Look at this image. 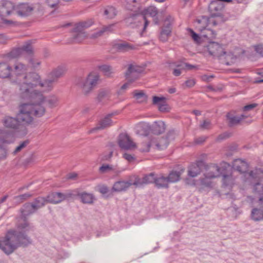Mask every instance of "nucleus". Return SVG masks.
<instances>
[{
  "instance_id": "nucleus-50",
  "label": "nucleus",
  "mask_w": 263,
  "mask_h": 263,
  "mask_svg": "<svg viewBox=\"0 0 263 263\" xmlns=\"http://www.w3.org/2000/svg\"><path fill=\"white\" fill-rule=\"evenodd\" d=\"M145 13L152 17H155L158 14V11L156 7L150 6L145 10Z\"/></svg>"
},
{
  "instance_id": "nucleus-23",
  "label": "nucleus",
  "mask_w": 263,
  "mask_h": 263,
  "mask_svg": "<svg viewBox=\"0 0 263 263\" xmlns=\"http://www.w3.org/2000/svg\"><path fill=\"white\" fill-rule=\"evenodd\" d=\"M248 166L246 161L240 159H235L233 162V168L241 173H246Z\"/></svg>"
},
{
  "instance_id": "nucleus-5",
  "label": "nucleus",
  "mask_w": 263,
  "mask_h": 263,
  "mask_svg": "<svg viewBox=\"0 0 263 263\" xmlns=\"http://www.w3.org/2000/svg\"><path fill=\"white\" fill-rule=\"evenodd\" d=\"M126 7L128 10L137 12L136 13L131 14L130 16L126 18L125 21L126 24H129L133 23H136V21H137L138 23L144 21L143 30H145L148 24V22L146 19L145 16L144 15L138 12L140 11L139 4L137 3L136 0H130L127 3Z\"/></svg>"
},
{
  "instance_id": "nucleus-34",
  "label": "nucleus",
  "mask_w": 263,
  "mask_h": 263,
  "mask_svg": "<svg viewBox=\"0 0 263 263\" xmlns=\"http://www.w3.org/2000/svg\"><path fill=\"white\" fill-rule=\"evenodd\" d=\"M116 47L119 51L122 52L127 51L135 49L134 46L126 42L117 44Z\"/></svg>"
},
{
  "instance_id": "nucleus-16",
  "label": "nucleus",
  "mask_w": 263,
  "mask_h": 263,
  "mask_svg": "<svg viewBox=\"0 0 263 263\" xmlns=\"http://www.w3.org/2000/svg\"><path fill=\"white\" fill-rule=\"evenodd\" d=\"M71 196V194H64L59 192H54L49 194L46 198L48 203H58Z\"/></svg>"
},
{
  "instance_id": "nucleus-30",
  "label": "nucleus",
  "mask_w": 263,
  "mask_h": 263,
  "mask_svg": "<svg viewBox=\"0 0 263 263\" xmlns=\"http://www.w3.org/2000/svg\"><path fill=\"white\" fill-rule=\"evenodd\" d=\"M133 95L138 103H141L147 101V96L143 91L135 90L133 92Z\"/></svg>"
},
{
  "instance_id": "nucleus-14",
  "label": "nucleus",
  "mask_w": 263,
  "mask_h": 263,
  "mask_svg": "<svg viewBox=\"0 0 263 263\" xmlns=\"http://www.w3.org/2000/svg\"><path fill=\"white\" fill-rule=\"evenodd\" d=\"M119 146L124 149H132L136 147V144L133 142L130 137L126 134H120L118 138Z\"/></svg>"
},
{
  "instance_id": "nucleus-15",
  "label": "nucleus",
  "mask_w": 263,
  "mask_h": 263,
  "mask_svg": "<svg viewBox=\"0 0 263 263\" xmlns=\"http://www.w3.org/2000/svg\"><path fill=\"white\" fill-rule=\"evenodd\" d=\"M34 5L29 3H20L16 6L15 12L20 16H25L32 14Z\"/></svg>"
},
{
  "instance_id": "nucleus-40",
  "label": "nucleus",
  "mask_w": 263,
  "mask_h": 263,
  "mask_svg": "<svg viewBox=\"0 0 263 263\" xmlns=\"http://www.w3.org/2000/svg\"><path fill=\"white\" fill-rule=\"evenodd\" d=\"M117 14V11L113 7H107L104 11V15L107 18H112Z\"/></svg>"
},
{
  "instance_id": "nucleus-3",
  "label": "nucleus",
  "mask_w": 263,
  "mask_h": 263,
  "mask_svg": "<svg viewBox=\"0 0 263 263\" xmlns=\"http://www.w3.org/2000/svg\"><path fill=\"white\" fill-rule=\"evenodd\" d=\"M23 103L19 106V111L17 117L20 124L28 125L32 123L33 117L40 118L46 112L44 106L38 102Z\"/></svg>"
},
{
  "instance_id": "nucleus-26",
  "label": "nucleus",
  "mask_w": 263,
  "mask_h": 263,
  "mask_svg": "<svg viewBox=\"0 0 263 263\" xmlns=\"http://www.w3.org/2000/svg\"><path fill=\"white\" fill-rule=\"evenodd\" d=\"M11 77V67L6 63H0V78Z\"/></svg>"
},
{
  "instance_id": "nucleus-49",
  "label": "nucleus",
  "mask_w": 263,
  "mask_h": 263,
  "mask_svg": "<svg viewBox=\"0 0 263 263\" xmlns=\"http://www.w3.org/2000/svg\"><path fill=\"white\" fill-rule=\"evenodd\" d=\"M28 63L33 68H35L41 65V62L34 57H30L28 59Z\"/></svg>"
},
{
  "instance_id": "nucleus-18",
  "label": "nucleus",
  "mask_w": 263,
  "mask_h": 263,
  "mask_svg": "<svg viewBox=\"0 0 263 263\" xmlns=\"http://www.w3.org/2000/svg\"><path fill=\"white\" fill-rule=\"evenodd\" d=\"M204 165L202 160H197L193 163L188 167L187 174L191 177H195L199 175L201 171V167Z\"/></svg>"
},
{
  "instance_id": "nucleus-20",
  "label": "nucleus",
  "mask_w": 263,
  "mask_h": 263,
  "mask_svg": "<svg viewBox=\"0 0 263 263\" xmlns=\"http://www.w3.org/2000/svg\"><path fill=\"white\" fill-rule=\"evenodd\" d=\"M3 125L7 128L16 129L20 126L17 117L14 118L9 116H5L2 120Z\"/></svg>"
},
{
  "instance_id": "nucleus-11",
  "label": "nucleus",
  "mask_w": 263,
  "mask_h": 263,
  "mask_svg": "<svg viewBox=\"0 0 263 263\" xmlns=\"http://www.w3.org/2000/svg\"><path fill=\"white\" fill-rule=\"evenodd\" d=\"M221 175L223 176V180L224 183H226L225 180L227 178H230L229 176L223 174L221 172V168L215 164L208 165L206 167V172L204 174V176L210 177L212 179L218 177Z\"/></svg>"
},
{
  "instance_id": "nucleus-55",
  "label": "nucleus",
  "mask_w": 263,
  "mask_h": 263,
  "mask_svg": "<svg viewBox=\"0 0 263 263\" xmlns=\"http://www.w3.org/2000/svg\"><path fill=\"white\" fill-rule=\"evenodd\" d=\"M46 3L49 7L55 10L59 8V0H47Z\"/></svg>"
},
{
  "instance_id": "nucleus-25",
  "label": "nucleus",
  "mask_w": 263,
  "mask_h": 263,
  "mask_svg": "<svg viewBox=\"0 0 263 263\" xmlns=\"http://www.w3.org/2000/svg\"><path fill=\"white\" fill-rule=\"evenodd\" d=\"M131 185L132 183L128 181H119L114 183L112 190L118 192H122L125 191Z\"/></svg>"
},
{
  "instance_id": "nucleus-59",
  "label": "nucleus",
  "mask_w": 263,
  "mask_h": 263,
  "mask_svg": "<svg viewBox=\"0 0 263 263\" xmlns=\"http://www.w3.org/2000/svg\"><path fill=\"white\" fill-rule=\"evenodd\" d=\"M177 67H181V68H183L184 70L192 69L195 67L194 65H191L188 63H180L176 65Z\"/></svg>"
},
{
  "instance_id": "nucleus-62",
  "label": "nucleus",
  "mask_w": 263,
  "mask_h": 263,
  "mask_svg": "<svg viewBox=\"0 0 263 263\" xmlns=\"http://www.w3.org/2000/svg\"><path fill=\"white\" fill-rule=\"evenodd\" d=\"M211 123L209 120H204L202 123L200 125V128L203 129H208L210 128Z\"/></svg>"
},
{
  "instance_id": "nucleus-45",
  "label": "nucleus",
  "mask_w": 263,
  "mask_h": 263,
  "mask_svg": "<svg viewBox=\"0 0 263 263\" xmlns=\"http://www.w3.org/2000/svg\"><path fill=\"white\" fill-rule=\"evenodd\" d=\"M21 48L22 49L23 53L24 52L29 55H31L33 53V48L30 42H26Z\"/></svg>"
},
{
  "instance_id": "nucleus-31",
  "label": "nucleus",
  "mask_w": 263,
  "mask_h": 263,
  "mask_svg": "<svg viewBox=\"0 0 263 263\" xmlns=\"http://www.w3.org/2000/svg\"><path fill=\"white\" fill-rule=\"evenodd\" d=\"M78 196L81 198V201L84 203L91 204L94 199V197L91 194L85 192L78 193Z\"/></svg>"
},
{
  "instance_id": "nucleus-6",
  "label": "nucleus",
  "mask_w": 263,
  "mask_h": 263,
  "mask_svg": "<svg viewBox=\"0 0 263 263\" xmlns=\"http://www.w3.org/2000/svg\"><path fill=\"white\" fill-rule=\"evenodd\" d=\"M100 76L96 72H91L85 78H79L77 84L83 93L87 95L98 83Z\"/></svg>"
},
{
  "instance_id": "nucleus-36",
  "label": "nucleus",
  "mask_w": 263,
  "mask_h": 263,
  "mask_svg": "<svg viewBox=\"0 0 263 263\" xmlns=\"http://www.w3.org/2000/svg\"><path fill=\"white\" fill-rule=\"evenodd\" d=\"M211 179V178L206 177L205 176H204L203 178H201L200 179L199 184H198L199 186V190L201 191V190L204 187H211L212 185Z\"/></svg>"
},
{
  "instance_id": "nucleus-57",
  "label": "nucleus",
  "mask_w": 263,
  "mask_h": 263,
  "mask_svg": "<svg viewBox=\"0 0 263 263\" xmlns=\"http://www.w3.org/2000/svg\"><path fill=\"white\" fill-rule=\"evenodd\" d=\"M29 143V142L28 140L24 141L22 142L18 146H17L15 151H14L13 153L14 154L17 153L20 151H21L23 148L25 147L27 144Z\"/></svg>"
},
{
  "instance_id": "nucleus-29",
  "label": "nucleus",
  "mask_w": 263,
  "mask_h": 263,
  "mask_svg": "<svg viewBox=\"0 0 263 263\" xmlns=\"http://www.w3.org/2000/svg\"><path fill=\"white\" fill-rule=\"evenodd\" d=\"M75 32L71 41L73 43H81L88 37L87 34L83 31H77L75 29Z\"/></svg>"
},
{
  "instance_id": "nucleus-12",
  "label": "nucleus",
  "mask_w": 263,
  "mask_h": 263,
  "mask_svg": "<svg viewBox=\"0 0 263 263\" xmlns=\"http://www.w3.org/2000/svg\"><path fill=\"white\" fill-rule=\"evenodd\" d=\"M168 140L164 137H151V143H146V147L142 148L143 152H148L151 146H155L158 149H164L167 147Z\"/></svg>"
},
{
  "instance_id": "nucleus-17",
  "label": "nucleus",
  "mask_w": 263,
  "mask_h": 263,
  "mask_svg": "<svg viewBox=\"0 0 263 263\" xmlns=\"http://www.w3.org/2000/svg\"><path fill=\"white\" fill-rule=\"evenodd\" d=\"M114 114H110L107 115L104 118L101 120L96 127L91 128L89 130V134L96 132L98 130L103 129L105 128L110 126L112 124V121L111 120V117L114 115Z\"/></svg>"
},
{
  "instance_id": "nucleus-2",
  "label": "nucleus",
  "mask_w": 263,
  "mask_h": 263,
  "mask_svg": "<svg viewBox=\"0 0 263 263\" xmlns=\"http://www.w3.org/2000/svg\"><path fill=\"white\" fill-rule=\"evenodd\" d=\"M25 78L27 79L26 82L21 87V99L38 102L43 105L45 101V97L42 92L51 91L55 83L48 76L41 81L40 76L36 72L30 73Z\"/></svg>"
},
{
  "instance_id": "nucleus-28",
  "label": "nucleus",
  "mask_w": 263,
  "mask_h": 263,
  "mask_svg": "<svg viewBox=\"0 0 263 263\" xmlns=\"http://www.w3.org/2000/svg\"><path fill=\"white\" fill-rule=\"evenodd\" d=\"M158 188H168V181L166 177L161 175L159 177H156L154 182Z\"/></svg>"
},
{
  "instance_id": "nucleus-37",
  "label": "nucleus",
  "mask_w": 263,
  "mask_h": 263,
  "mask_svg": "<svg viewBox=\"0 0 263 263\" xmlns=\"http://www.w3.org/2000/svg\"><path fill=\"white\" fill-rule=\"evenodd\" d=\"M23 54L21 47L13 48L7 54V57L10 59L17 58Z\"/></svg>"
},
{
  "instance_id": "nucleus-48",
  "label": "nucleus",
  "mask_w": 263,
  "mask_h": 263,
  "mask_svg": "<svg viewBox=\"0 0 263 263\" xmlns=\"http://www.w3.org/2000/svg\"><path fill=\"white\" fill-rule=\"evenodd\" d=\"M110 97V91L108 90L102 89L98 93V99L101 101L105 99H108Z\"/></svg>"
},
{
  "instance_id": "nucleus-56",
  "label": "nucleus",
  "mask_w": 263,
  "mask_h": 263,
  "mask_svg": "<svg viewBox=\"0 0 263 263\" xmlns=\"http://www.w3.org/2000/svg\"><path fill=\"white\" fill-rule=\"evenodd\" d=\"M231 135H232V134L230 133H228V132L223 133L219 135L217 137V138L216 139V141H221L222 140H225V139L230 137L231 136Z\"/></svg>"
},
{
  "instance_id": "nucleus-8",
  "label": "nucleus",
  "mask_w": 263,
  "mask_h": 263,
  "mask_svg": "<svg viewBox=\"0 0 263 263\" xmlns=\"http://www.w3.org/2000/svg\"><path fill=\"white\" fill-rule=\"evenodd\" d=\"M16 6L10 1L3 0L0 1V17L3 22L6 24L13 23L12 21L5 18L9 16L15 11Z\"/></svg>"
},
{
  "instance_id": "nucleus-39",
  "label": "nucleus",
  "mask_w": 263,
  "mask_h": 263,
  "mask_svg": "<svg viewBox=\"0 0 263 263\" xmlns=\"http://www.w3.org/2000/svg\"><path fill=\"white\" fill-rule=\"evenodd\" d=\"M171 33L172 31L171 30H167L162 28L159 35L160 40L163 42H166L169 37L171 36Z\"/></svg>"
},
{
  "instance_id": "nucleus-63",
  "label": "nucleus",
  "mask_w": 263,
  "mask_h": 263,
  "mask_svg": "<svg viewBox=\"0 0 263 263\" xmlns=\"http://www.w3.org/2000/svg\"><path fill=\"white\" fill-rule=\"evenodd\" d=\"M114 27V24H111V25H109L108 26H104L102 28V30L103 32V33H105V32H111L113 31V28Z\"/></svg>"
},
{
  "instance_id": "nucleus-19",
  "label": "nucleus",
  "mask_w": 263,
  "mask_h": 263,
  "mask_svg": "<svg viewBox=\"0 0 263 263\" xmlns=\"http://www.w3.org/2000/svg\"><path fill=\"white\" fill-rule=\"evenodd\" d=\"M207 49L209 53L214 57H221L226 52L223 51L222 47L217 43L212 42L207 46Z\"/></svg>"
},
{
  "instance_id": "nucleus-27",
  "label": "nucleus",
  "mask_w": 263,
  "mask_h": 263,
  "mask_svg": "<svg viewBox=\"0 0 263 263\" xmlns=\"http://www.w3.org/2000/svg\"><path fill=\"white\" fill-rule=\"evenodd\" d=\"M165 124L162 121L155 122L152 126V132L156 135L163 133L165 130Z\"/></svg>"
},
{
  "instance_id": "nucleus-38",
  "label": "nucleus",
  "mask_w": 263,
  "mask_h": 263,
  "mask_svg": "<svg viewBox=\"0 0 263 263\" xmlns=\"http://www.w3.org/2000/svg\"><path fill=\"white\" fill-rule=\"evenodd\" d=\"M181 173L179 172L172 171L167 177L168 183H173L179 180Z\"/></svg>"
},
{
  "instance_id": "nucleus-33",
  "label": "nucleus",
  "mask_w": 263,
  "mask_h": 263,
  "mask_svg": "<svg viewBox=\"0 0 263 263\" xmlns=\"http://www.w3.org/2000/svg\"><path fill=\"white\" fill-rule=\"evenodd\" d=\"M93 23L92 20L81 22L77 25L75 29L77 31H84V29L90 27Z\"/></svg>"
},
{
  "instance_id": "nucleus-61",
  "label": "nucleus",
  "mask_w": 263,
  "mask_h": 263,
  "mask_svg": "<svg viewBox=\"0 0 263 263\" xmlns=\"http://www.w3.org/2000/svg\"><path fill=\"white\" fill-rule=\"evenodd\" d=\"M158 109L161 112H167L169 111V107L165 103L160 104L158 105Z\"/></svg>"
},
{
  "instance_id": "nucleus-1",
  "label": "nucleus",
  "mask_w": 263,
  "mask_h": 263,
  "mask_svg": "<svg viewBox=\"0 0 263 263\" xmlns=\"http://www.w3.org/2000/svg\"><path fill=\"white\" fill-rule=\"evenodd\" d=\"M23 223L18 224V231H9L5 236L0 238V249L7 254L12 253L20 246L31 243L29 237L24 233L33 230V227L26 220V217L34 213L36 210L32 202L25 203L20 209Z\"/></svg>"
},
{
  "instance_id": "nucleus-22",
  "label": "nucleus",
  "mask_w": 263,
  "mask_h": 263,
  "mask_svg": "<svg viewBox=\"0 0 263 263\" xmlns=\"http://www.w3.org/2000/svg\"><path fill=\"white\" fill-rule=\"evenodd\" d=\"M66 71V69L65 67L59 66L50 71L48 76L56 83L59 78L65 74Z\"/></svg>"
},
{
  "instance_id": "nucleus-13",
  "label": "nucleus",
  "mask_w": 263,
  "mask_h": 263,
  "mask_svg": "<svg viewBox=\"0 0 263 263\" xmlns=\"http://www.w3.org/2000/svg\"><path fill=\"white\" fill-rule=\"evenodd\" d=\"M143 71V67L137 65H129L125 73L126 78L129 82L132 83L137 80L140 74Z\"/></svg>"
},
{
  "instance_id": "nucleus-44",
  "label": "nucleus",
  "mask_w": 263,
  "mask_h": 263,
  "mask_svg": "<svg viewBox=\"0 0 263 263\" xmlns=\"http://www.w3.org/2000/svg\"><path fill=\"white\" fill-rule=\"evenodd\" d=\"M174 21V18L172 17V16H167L165 20H164V24L162 28L167 30L169 29L172 31V25L173 24Z\"/></svg>"
},
{
  "instance_id": "nucleus-32",
  "label": "nucleus",
  "mask_w": 263,
  "mask_h": 263,
  "mask_svg": "<svg viewBox=\"0 0 263 263\" xmlns=\"http://www.w3.org/2000/svg\"><path fill=\"white\" fill-rule=\"evenodd\" d=\"M48 203L46 198L38 197L32 202L36 211L39 209L43 207L46 203Z\"/></svg>"
},
{
  "instance_id": "nucleus-53",
  "label": "nucleus",
  "mask_w": 263,
  "mask_h": 263,
  "mask_svg": "<svg viewBox=\"0 0 263 263\" xmlns=\"http://www.w3.org/2000/svg\"><path fill=\"white\" fill-rule=\"evenodd\" d=\"M166 98L163 97H159L157 96H154L153 97V103L154 104L159 105L160 104L165 103Z\"/></svg>"
},
{
  "instance_id": "nucleus-54",
  "label": "nucleus",
  "mask_w": 263,
  "mask_h": 263,
  "mask_svg": "<svg viewBox=\"0 0 263 263\" xmlns=\"http://www.w3.org/2000/svg\"><path fill=\"white\" fill-rule=\"evenodd\" d=\"M7 134L6 132L2 129H0V144L8 143V141L6 139Z\"/></svg>"
},
{
  "instance_id": "nucleus-52",
  "label": "nucleus",
  "mask_w": 263,
  "mask_h": 263,
  "mask_svg": "<svg viewBox=\"0 0 263 263\" xmlns=\"http://www.w3.org/2000/svg\"><path fill=\"white\" fill-rule=\"evenodd\" d=\"M113 170L111 165L109 164H103L99 167V171L101 174L106 173Z\"/></svg>"
},
{
  "instance_id": "nucleus-24",
  "label": "nucleus",
  "mask_w": 263,
  "mask_h": 263,
  "mask_svg": "<svg viewBox=\"0 0 263 263\" xmlns=\"http://www.w3.org/2000/svg\"><path fill=\"white\" fill-rule=\"evenodd\" d=\"M246 117H247L244 115H241L239 116H236L231 113H228L227 115V119L228 121V125L230 127L236 125Z\"/></svg>"
},
{
  "instance_id": "nucleus-7",
  "label": "nucleus",
  "mask_w": 263,
  "mask_h": 263,
  "mask_svg": "<svg viewBox=\"0 0 263 263\" xmlns=\"http://www.w3.org/2000/svg\"><path fill=\"white\" fill-rule=\"evenodd\" d=\"M247 180L251 183H254V191L257 193L259 198H263V184L258 181L263 179V170L261 168H256L246 175Z\"/></svg>"
},
{
  "instance_id": "nucleus-60",
  "label": "nucleus",
  "mask_w": 263,
  "mask_h": 263,
  "mask_svg": "<svg viewBox=\"0 0 263 263\" xmlns=\"http://www.w3.org/2000/svg\"><path fill=\"white\" fill-rule=\"evenodd\" d=\"M195 84V80L194 79H191L186 80L184 84L183 85V86H185L186 87H193Z\"/></svg>"
},
{
  "instance_id": "nucleus-4",
  "label": "nucleus",
  "mask_w": 263,
  "mask_h": 263,
  "mask_svg": "<svg viewBox=\"0 0 263 263\" xmlns=\"http://www.w3.org/2000/svg\"><path fill=\"white\" fill-rule=\"evenodd\" d=\"M28 69L27 65L20 62H15L13 68L11 67V77H16V79L13 80V82L17 85V93L20 98H21V87L24 83L26 82L27 79L25 78L31 73H27Z\"/></svg>"
},
{
  "instance_id": "nucleus-9",
  "label": "nucleus",
  "mask_w": 263,
  "mask_h": 263,
  "mask_svg": "<svg viewBox=\"0 0 263 263\" xmlns=\"http://www.w3.org/2000/svg\"><path fill=\"white\" fill-rule=\"evenodd\" d=\"M219 17H208L202 16L197 20L196 28L202 32L208 27H215L221 24V20Z\"/></svg>"
},
{
  "instance_id": "nucleus-35",
  "label": "nucleus",
  "mask_w": 263,
  "mask_h": 263,
  "mask_svg": "<svg viewBox=\"0 0 263 263\" xmlns=\"http://www.w3.org/2000/svg\"><path fill=\"white\" fill-rule=\"evenodd\" d=\"M99 69L103 72L105 76L109 77L114 73L112 67L109 65H102L98 67Z\"/></svg>"
},
{
  "instance_id": "nucleus-41",
  "label": "nucleus",
  "mask_w": 263,
  "mask_h": 263,
  "mask_svg": "<svg viewBox=\"0 0 263 263\" xmlns=\"http://www.w3.org/2000/svg\"><path fill=\"white\" fill-rule=\"evenodd\" d=\"M211 27H208L202 32H201V35L203 37L209 39H213L216 36V33L211 29Z\"/></svg>"
},
{
  "instance_id": "nucleus-21",
  "label": "nucleus",
  "mask_w": 263,
  "mask_h": 263,
  "mask_svg": "<svg viewBox=\"0 0 263 263\" xmlns=\"http://www.w3.org/2000/svg\"><path fill=\"white\" fill-rule=\"evenodd\" d=\"M258 204L259 209L254 208L251 212L252 219L255 221L263 219V198H259Z\"/></svg>"
},
{
  "instance_id": "nucleus-51",
  "label": "nucleus",
  "mask_w": 263,
  "mask_h": 263,
  "mask_svg": "<svg viewBox=\"0 0 263 263\" xmlns=\"http://www.w3.org/2000/svg\"><path fill=\"white\" fill-rule=\"evenodd\" d=\"M187 31L189 35L192 37L194 41L196 43H199L200 37L198 34L195 33L194 30L191 28H187Z\"/></svg>"
},
{
  "instance_id": "nucleus-47",
  "label": "nucleus",
  "mask_w": 263,
  "mask_h": 263,
  "mask_svg": "<svg viewBox=\"0 0 263 263\" xmlns=\"http://www.w3.org/2000/svg\"><path fill=\"white\" fill-rule=\"evenodd\" d=\"M156 177L154 173H151L148 175H146L142 178V183L143 184H148L155 182Z\"/></svg>"
},
{
  "instance_id": "nucleus-64",
  "label": "nucleus",
  "mask_w": 263,
  "mask_h": 263,
  "mask_svg": "<svg viewBox=\"0 0 263 263\" xmlns=\"http://www.w3.org/2000/svg\"><path fill=\"white\" fill-rule=\"evenodd\" d=\"M254 47L255 51L263 57V45H258Z\"/></svg>"
},
{
  "instance_id": "nucleus-58",
  "label": "nucleus",
  "mask_w": 263,
  "mask_h": 263,
  "mask_svg": "<svg viewBox=\"0 0 263 263\" xmlns=\"http://www.w3.org/2000/svg\"><path fill=\"white\" fill-rule=\"evenodd\" d=\"M176 135V133L175 130H170L167 133L166 137L165 138L167 139L169 142L171 140H174L175 138Z\"/></svg>"
},
{
  "instance_id": "nucleus-10",
  "label": "nucleus",
  "mask_w": 263,
  "mask_h": 263,
  "mask_svg": "<svg viewBox=\"0 0 263 263\" xmlns=\"http://www.w3.org/2000/svg\"><path fill=\"white\" fill-rule=\"evenodd\" d=\"M219 1H220L215 0L212 1L209 4V10L211 13L210 17H213L214 18L219 17L221 18V24H222L226 21V19L221 14L223 6Z\"/></svg>"
},
{
  "instance_id": "nucleus-42",
  "label": "nucleus",
  "mask_w": 263,
  "mask_h": 263,
  "mask_svg": "<svg viewBox=\"0 0 263 263\" xmlns=\"http://www.w3.org/2000/svg\"><path fill=\"white\" fill-rule=\"evenodd\" d=\"M59 101L58 98L54 95L50 96L47 100L45 99V102H47L49 106L51 108H53L57 106ZM44 102L43 104H44ZM44 106V104H43Z\"/></svg>"
},
{
  "instance_id": "nucleus-46",
  "label": "nucleus",
  "mask_w": 263,
  "mask_h": 263,
  "mask_svg": "<svg viewBox=\"0 0 263 263\" xmlns=\"http://www.w3.org/2000/svg\"><path fill=\"white\" fill-rule=\"evenodd\" d=\"M222 57H224V59L226 60V64L230 65L233 63L236 59V56L234 55L231 53L223 54Z\"/></svg>"
},
{
  "instance_id": "nucleus-43",
  "label": "nucleus",
  "mask_w": 263,
  "mask_h": 263,
  "mask_svg": "<svg viewBox=\"0 0 263 263\" xmlns=\"http://www.w3.org/2000/svg\"><path fill=\"white\" fill-rule=\"evenodd\" d=\"M32 197V194L25 193L14 197V200L17 204H20Z\"/></svg>"
}]
</instances>
